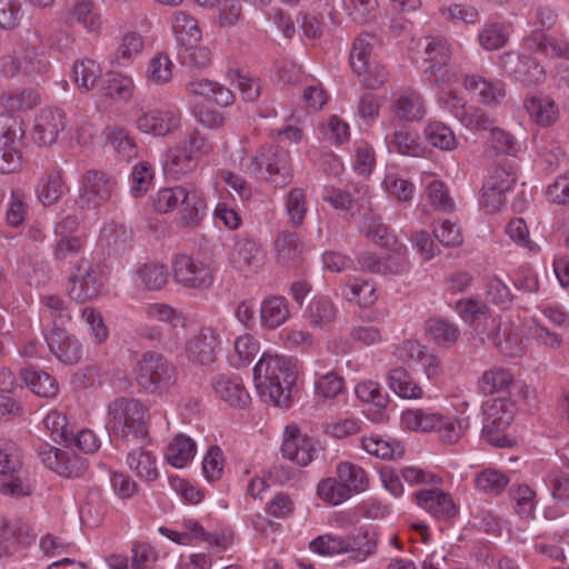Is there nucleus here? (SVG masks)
<instances>
[{
  "label": "nucleus",
  "mask_w": 569,
  "mask_h": 569,
  "mask_svg": "<svg viewBox=\"0 0 569 569\" xmlns=\"http://www.w3.org/2000/svg\"><path fill=\"white\" fill-rule=\"evenodd\" d=\"M143 315L150 321H158L169 326L168 333L163 338V343L167 348L181 343L182 336L188 330L189 321L181 311L167 303L152 302L143 307Z\"/></svg>",
  "instance_id": "13"
},
{
  "label": "nucleus",
  "mask_w": 569,
  "mask_h": 569,
  "mask_svg": "<svg viewBox=\"0 0 569 569\" xmlns=\"http://www.w3.org/2000/svg\"><path fill=\"white\" fill-rule=\"evenodd\" d=\"M337 307L328 297H315L305 311L307 322L313 328H323L337 317Z\"/></svg>",
  "instance_id": "48"
},
{
  "label": "nucleus",
  "mask_w": 569,
  "mask_h": 569,
  "mask_svg": "<svg viewBox=\"0 0 569 569\" xmlns=\"http://www.w3.org/2000/svg\"><path fill=\"white\" fill-rule=\"evenodd\" d=\"M177 54L182 64L192 68L202 69L210 66L212 61L211 50L207 46L200 44V42L178 48Z\"/></svg>",
  "instance_id": "64"
},
{
  "label": "nucleus",
  "mask_w": 569,
  "mask_h": 569,
  "mask_svg": "<svg viewBox=\"0 0 569 569\" xmlns=\"http://www.w3.org/2000/svg\"><path fill=\"white\" fill-rule=\"evenodd\" d=\"M167 266L160 262H146L137 266L133 272L136 286L146 290H161L168 282Z\"/></svg>",
  "instance_id": "40"
},
{
  "label": "nucleus",
  "mask_w": 569,
  "mask_h": 569,
  "mask_svg": "<svg viewBox=\"0 0 569 569\" xmlns=\"http://www.w3.org/2000/svg\"><path fill=\"white\" fill-rule=\"evenodd\" d=\"M260 350V342L250 333L239 336L233 343L230 363L236 368L247 367Z\"/></svg>",
  "instance_id": "54"
},
{
  "label": "nucleus",
  "mask_w": 569,
  "mask_h": 569,
  "mask_svg": "<svg viewBox=\"0 0 569 569\" xmlns=\"http://www.w3.org/2000/svg\"><path fill=\"white\" fill-rule=\"evenodd\" d=\"M439 419V411L422 408L406 409L401 412L400 426L408 431L426 433L436 429Z\"/></svg>",
  "instance_id": "43"
},
{
  "label": "nucleus",
  "mask_w": 569,
  "mask_h": 569,
  "mask_svg": "<svg viewBox=\"0 0 569 569\" xmlns=\"http://www.w3.org/2000/svg\"><path fill=\"white\" fill-rule=\"evenodd\" d=\"M216 396L228 406L236 409H246L251 397L246 389L242 379L237 375L221 373L212 380Z\"/></svg>",
  "instance_id": "20"
},
{
  "label": "nucleus",
  "mask_w": 569,
  "mask_h": 569,
  "mask_svg": "<svg viewBox=\"0 0 569 569\" xmlns=\"http://www.w3.org/2000/svg\"><path fill=\"white\" fill-rule=\"evenodd\" d=\"M340 296L348 302L360 307H370L377 301V292L373 283L366 279L343 281L339 287Z\"/></svg>",
  "instance_id": "42"
},
{
  "label": "nucleus",
  "mask_w": 569,
  "mask_h": 569,
  "mask_svg": "<svg viewBox=\"0 0 569 569\" xmlns=\"http://www.w3.org/2000/svg\"><path fill=\"white\" fill-rule=\"evenodd\" d=\"M511 27L503 21L488 20L478 30L477 40L486 51H496L507 46Z\"/></svg>",
  "instance_id": "35"
},
{
  "label": "nucleus",
  "mask_w": 569,
  "mask_h": 569,
  "mask_svg": "<svg viewBox=\"0 0 569 569\" xmlns=\"http://www.w3.org/2000/svg\"><path fill=\"white\" fill-rule=\"evenodd\" d=\"M291 318L290 303L283 296L270 295L260 302L259 319L264 330H276Z\"/></svg>",
  "instance_id": "23"
},
{
  "label": "nucleus",
  "mask_w": 569,
  "mask_h": 569,
  "mask_svg": "<svg viewBox=\"0 0 569 569\" xmlns=\"http://www.w3.org/2000/svg\"><path fill=\"white\" fill-rule=\"evenodd\" d=\"M104 291V279L101 272L87 259H80L70 272L67 292L80 303L98 299Z\"/></svg>",
  "instance_id": "9"
},
{
  "label": "nucleus",
  "mask_w": 569,
  "mask_h": 569,
  "mask_svg": "<svg viewBox=\"0 0 569 569\" xmlns=\"http://www.w3.org/2000/svg\"><path fill=\"white\" fill-rule=\"evenodd\" d=\"M117 181L109 173L90 169L79 179L78 201L82 207L98 208L116 193Z\"/></svg>",
  "instance_id": "11"
},
{
  "label": "nucleus",
  "mask_w": 569,
  "mask_h": 569,
  "mask_svg": "<svg viewBox=\"0 0 569 569\" xmlns=\"http://www.w3.org/2000/svg\"><path fill=\"white\" fill-rule=\"evenodd\" d=\"M523 107L529 118L539 127L552 126L560 117L559 104L549 94H530L525 99Z\"/></svg>",
  "instance_id": "24"
},
{
  "label": "nucleus",
  "mask_w": 569,
  "mask_h": 569,
  "mask_svg": "<svg viewBox=\"0 0 569 569\" xmlns=\"http://www.w3.org/2000/svg\"><path fill=\"white\" fill-rule=\"evenodd\" d=\"M465 89L480 103L499 104L506 97V84L497 79H488L481 74H468L463 79Z\"/></svg>",
  "instance_id": "22"
},
{
  "label": "nucleus",
  "mask_w": 569,
  "mask_h": 569,
  "mask_svg": "<svg viewBox=\"0 0 569 569\" xmlns=\"http://www.w3.org/2000/svg\"><path fill=\"white\" fill-rule=\"evenodd\" d=\"M22 72L27 76H41L48 72L50 61L47 54L31 44L23 43L20 52Z\"/></svg>",
  "instance_id": "59"
},
{
  "label": "nucleus",
  "mask_w": 569,
  "mask_h": 569,
  "mask_svg": "<svg viewBox=\"0 0 569 569\" xmlns=\"http://www.w3.org/2000/svg\"><path fill=\"white\" fill-rule=\"evenodd\" d=\"M197 453V446L193 439L179 433L167 446L164 451L166 461L177 469L187 467Z\"/></svg>",
  "instance_id": "41"
},
{
  "label": "nucleus",
  "mask_w": 569,
  "mask_h": 569,
  "mask_svg": "<svg viewBox=\"0 0 569 569\" xmlns=\"http://www.w3.org/2000/svg\"><path fill=\"white\" fill-rule=\"evenodd\" d=\"M377 46V37L370 33H362L353 41L350 51V66L356 73L362 74L370 69L376 61L373 51Z\"/></svg>",
  "instance_id": "37"
},
{
  "label": "nucleus",
  "mask_w": 569,
  "mask_h": 569,
  "mask_svg": "<svg viewBox=\"0 0 569 569\" xmlns=\"http://www.w3.org/2000/svg\"><path fill=\"white\" fill-rule=\"evenodd\" d=\"M26 124L21 117L11 112L0 113V146L22 149L26 140Z\"/></svg>",
  "instance_id": "46"
},
{
  "label": "nucleus",
  "mask_w": 569,
  "mask_h": 569,
  "mask_svg": "<svg viewBox=\"0 0 569 569\" xmlns=\"http://www.w3.org/2000/svg\"><path fill=\"white\" fill-rule=\"evenodd\" d=\"M515 403L508 398H493L482 405L481 437L496 447H510L513 439L508 430L515 416Z\"/></svg>",
  "instance_id": "5"
},
{
  "label": "nucleus",
  "mask_w": 569,
  "mask_h": 569,
  "mask_svg": "<svg viewBox=\"0 0 569 569\" xmlns=\"http://www.w3.org/2000/svg\"><path fill=\"white\" fill-rule=\"evenodd\" d=\"M426 335L438 346L450 348L458 340L460 330L457 325L448 320L433 318L426 322Z\"/></svg>",
  "instance_id": "51"
},
{
  "label": "nucleus",
  "mask_w": 569,
  "mask_h": 569,
  "mask_svg": "<svg viewBox=\"0 0 569 569\" xmlns=\"http://www.w3.org/2000/svg\"><path fill=\"white\" fill-rule=\"evenodd\" d=\"M417 503L437 518H451L457 513L452 498L441 490H423L416 495Z\"/></svg>",
  "instance_id": "34"
},
{
  "label": "nucleus",
  "mask_w": 569,
  "mask_h": 569,
  "mask_svg": "<svg viewBox=\"0 0 569 569\" xmlns=\"http://www.w3.org/2000/svg\"><path fill=\"white\" fill-rule=\"evenodd\" d=\"M138 446V448L129 450L126 459L127 466L141 481L154 482L160 476L157 456L146 446Z\"/></svg>",
  "instance_id": "26"
},
{
  "label": "nucleus",
  "mask_w": 569,
  "mask_h": 569,
  "mask_svg": "<svg viewBox=\"0 0 569 569\" xmlns=\"http://www.w3.org/2000/svg\"><path fill=\"white\" fill-rule=\"evenodd\" d=\"M213 150L212 142L198 130L189 131L173 148L167 150L162 159L166 176L180 180L194 171L200 159Z\"/></svg>",
  "instance_id": "4"
},
{
  "label": "nucleus",
  "mask_w": 569,
  "mask_h": 569,
  "mask_svg": "<svg viewBox=\"0 0 569 569\" xmlns=\"http://www.w3.org/2000/svg\"><path fill=\"white\" fill-rule=\"evenodd\" d=\"M469 427L470 421L468 417H448L440 412V419L435 430H437L442 442L453 445L462 438Z\"/></svg>",
  "instance_id": "53"
},
{
  "label": "nucleus",
  "mask_w": 569,
  "mask_h": 569,
  "mask_svg": "<svg viewBox=\"0 0 569 569\" xmlns=\"http://www.w3.org/2000/svg\"><path fill=\"white\" fill-rule=\"evenodd\" d=\"M21 377L26 386L39 397L53 398L59 392L56 378L42 370L24 369Z\"/></svg>",
  "instance_id": "49"
},
{
  "label": "nucleus",
  "mask_w": 569,
  "mask_h": 569,
  "mask_svg": "<svg viewBox=\"0 0 569 569\" xmlns=\"http://www.w3.org/2000/svg\"><path fill=\"white\" fill-rule=\"evenodd\" d=\"M343 555H347L349 561L360 563L375 555L379 539L375 530L360 527L343 536Z\"/></svg>",
  "instance_id": "21"
},
{
  "label": "nucleus",
  "mask_w": 569,
  "mask_h": 569,
  "mask_svg": "<svg viewBox=\"0 0 569 569\" xmlns=\"http://www.w3.org/2000/svg\"><path fill=\"white\" fill-rule=\"evenodd\" d=\"M154 212L166 214L178 210V222L186 228H196L207 217L208 204L203 192L183 184L159 188L151 197Z\"/></svg>",
  "instance_id": "3"
},
{
  "label": "nucleus",
  "mask_w": 569,
  "mask_h": 569,
  "mask_svg": "<svg viewBox=\"0 0 569 569\" xmlns=\"http://www.w3.org/2000/svg\"><path fill=\"white\" fill-rule=\"evenodd\" d=\"M38 457L48 469L66 478L78 477L87 469V462L82 457L48 443L38 448Z\"/></svg>",
  "instance_id": "15"
},
{
  "label": "nucleus",
  "mask_w": 569,
  "mask_h": 569,
  "mask_svg": "<svg viewBox=\"0 0 569 569\" xmlns=\"http://www.w3.org/2000/svg\"><path fill=\"white\" fill-rule=\"evenodd\" d=\"M154 167L148 161L137 162L130 173V193L133 198L143 197L153 184Z\"/></svg>",
  "instance_id": "57"
},
{
  "label": "nucleus",
  "mask_w": 569,
  "mask_h": 569,
  "mask_svg": "<svg viewBox=\"0 0 569 569\" xmlns=\"http://www.w3.org/2000/svg\"><path fill=\"white\" fill-rule=\"evenodd\" d=\"M181 126V112L173 109L150 108L141 112L136 120V128L146 134L167 137Z\"/></svg>",
  "instance_id": "14"
},
{
  "label": "nucleus",
  "mask_w": 569,
  "mask_h": 569,
  "mask_svg": "<svg viewBox=\"0 0 569 569\" xmlns=\"http://www.w3.org/2000/svg\"><path fill=\"white\" fill-rule=\"evenodd\" d=\"M274 253L281 264H290L300 253L298 236L295 232L282 231L274 239Z\"/></svg>",
  "instance_id": "61"
},
{
  "label": "nucleus",
  "mask_w": 569,
  "mask_h": 569,
  "mask_svg": "<svg viewBox=\"0 0 569 569\" xmlns=\"http://www.w3.org/2000/svg\"><path fill=\"white\" fill-rule=\"evenodd\" d=\"M425 137L433 147L445 151L453 150L458 144L451 128L437 120L427 123Z\"/></svg>",
  "instance_id": "60"
},
{
  "label": "nucleus",
  "mask_w": 569,
  "mask_h": 569,
  "mask_svg": "<svg viewBox=\"0 0 569 569\" xmlns=\"http://www.w3.org/2000/svg\"><path fill=\"white\" fill-rule=\"evenodd\" d=\"M336 475L352 497L369 488V478L366 470L350 461H341L336 466Z\"/></svg>",
  "instance_id": "44"
},
{
  "label": "nucleus",
  "mask_w": 569,
  "mask_h": 569,
  "mask_svg": "<svg viewBox=\"0 0 569 569\" xmlns=\"http://www.w3.org/2000/svg\"><path fill=\"white\" fill-rule=\"evenodd\" d=\"M496 330L488 333V339L509 356H517L521 352V339L518 328L515 323L499 320H492Z\"/></svg>",
  "instance_id": "36"
},
{
  "label": "nucleus",
  "mask_w": 569,
  "mask_h": 569,
  "mask_svg": "<svg viewBox=\"0 0 569 569\" xmlns=\"http://www.w3.org/2000/svg\"><path fill=\"white\" fill-rule=\"evenodd\" d=\"M40 103V96L32 89L3 91L0 94L2 108L11 111H28Z\"/></svg>",
  "instance_id": "52"
},
{
  "label": "nucleus",
  "mask_w": 569,
  "mask_h": 569,
  "mask_svg": "<svg viewBox=\"0 0 569 569\" xmlns=\"http://www.w3.org/2000/svg\"><path fill=\"white\" fill-rule=\"evenodd\" d=\"M248 171L277 188H283L292 178L290 154L279 147H263L251 160Z\"/></svg>",
  "instance_id": "6"
},
{
  "label": "nucleus",
  "mask_w": 569,
  "mask_h": 569,
  "mask_svg": "<svg viewBox=\"0 0 569 569\" xmlns=\"http://www.w3.org/2000/svg\"><path fill=\"white\" fill-rule=\"evenodd\" d=\"M143 50V38L136 31L122 34L116 49L109 56V62L113 67H129Z\"/></svg>",
  "instance_id": "33"
},
{
  "label": "nucleus",
  "mask_w": 569,
  "mask_h": 569,
  "mask_svg": "<svg viewBox=\"0 0 569 569\" xmlns=\"http://www.w3.org/2000/svg\"><path fill=\"white\" fill-rule=\"evenodd\" d=\"M50 352L64 365H76L82 358V345L78 338L63 328L44 333Z\"/></svg>",
  "instance_id": "19"
},
{
  "label": "nucleus",
  "mask_w": 569,
  "mask_h": 569,
  "mask_svg": "<svg viewBox=\"0 0 569 569\" xmlns=\"http://www.w3.org/2000/svg\"><path fill=\"white\" fill-rule=\"evenodd\" d=\"M159 533L181 546H191L203 542L206 529L196 519H184L174 528L159 527Z\"/></svg>",
  "instance_id": "38"
},
{
  "label": "nucleus",
  "mask_w": 569,
  "mask_h": 569,
  "mask_svg": "<svg viewBox=\"0 0 569 569\" xmlns=\"http://www.w3.org/2000/svg\"><path fill=\"white\" fill-rule=\"evenodd\" d=\"M369 187L367 184L348 186L345 189L326 186L322 190V199L336 210H350L360 199L368 197Z\"/></svg>",
  "instance_id": "30"
},
{
  "label": "nucleus",
  "mask_w": 569,
  "mask_h": 569,
  "mask_svg": "<svg viewBox=\"0 0 569 569\" xmlns=\"http://www.w3.org/2000/svg\"><path fill=\"white\" fill-rule=\"evenodd\" d=\"M137 381L149 393L168 390L176 382V369L157 352H146L137 363Z\"/></svg>",
  "instance_id": "8"
},
{
  "label": "nucleus",
  "mask_w": 569,
  "mask_h": 569,
  "mask_svg": "<svg viewBox=\"0 0 569 569\" xmlns=\"http://www.w3.org/2000/svg\"><path fill=\"white\" fill-rule=\"evenodd\" d=\"M298 379V361L293 357L266 351L253 367V381L259 397L274 407L288 408Z\"/></svg>",
  "instance_id": "1"
},
{
  "label": "nucleus",
  "mask_w": 569,
  "mask_h": 569,
  "mask_svg": "<svg viewBox=\"0 0 569 569\" xmlns=\"http://www.w3.org/2000/svg\"><path fill=\"white\" fill-rule=\"evenodd\" d=\"M317 130L322 140L335 144H343L350 139L349 123L336 114L319 122Z\"/></svg>",
  "instance_id": "56"
},
{
  "label": "nucleus",
  "mask_w": 569,
  "mask_h": 569,
  "mask_svg": "<svg viewBox=\"0 0 569 569\" xmlns=\"http://www.w3.org/2000/svg\"><path fill=\"white\" fill-rule=\"evenodd\" d=\"M282 456L300 467L308 466L316 457V442L300 429L290 425L283 432Z\"/></svg>",
  "instance_id": "16"
},
{
  "label": "nucleus",
  "mask_w": 569,
  "mask_h": 569,
  "mask_svg": "<svg viewBox=\"0 0 569 569\" xmlns=\"http://www.w3.org/2000/svg\"><path fill=\"white\" fill-rule=\"evenodd\" d=\"M136 84L132 77L108 72L101 81V93L114 102H128L133 96Z\"/></svg>",
  "instance_id": "39"
},
{
  "label": "nucleus",
  "mask_w": 569,
  "mask_h": 569,
  "mask_svg": "<svg viewBox=\"0 0 569 569\" xmlns=\"http://www.w3.org/2000/svg\"><path fill=\"white\" fill-rule=\"evenodd\" d=\"M317 497L331 506H339L351 498L338 477L322 479L317 485Z\"/></svg>",
  "instance_id": "62"
},
{
  "label": "nucleus",
  "mask_w": 569,
  "mask_h": 569,
  "mask_svg": "<svg viewBox=\"0 0 569 569\" xmlns=\"http://www.w3.org/2000/svg\"><path fill=\"white\" fill-rule=\"evenodd\" d=\"M101 76L99 63L90 58L74 61L71 70V79L77 88L83 92L93 89L98 78Z\"/></svg>",
  "instance_id": "50"
},
{
  "label": "nucleus",
  "mask_w": 569,
  "mask_h": 569,
  "mask_svg": "<svg viewBox=\"0 0 569 569\" xmlns=\"http://www.w3.org/2000/svg\"><path fill=\"white\" fill-rule=\"evenodd\" d=\"M361 448L370 456L379 459L401 458L405 449L396 440L387 439L379 435L363 436L361 438Z\"/></svg>",
  "instance_id": "47"
},
{
  "label": "nucleus",
  "mask_w": 569,
  "mask_h": 569,
  "mask_svg": "<svg viewBox=\"0 0 569 569\" xmlns=\"http://www.w3.org/2000/svg\"><path fill=\"white\" fill-rule=\"evenodd\" d=\"M67 124L66 114L57 108L41 109L34 117L31 138L38 146H52Z\"/></svg>",
  "instance_id": "17"
},
{
  "label": "nucleus",
  "mask_w": 569,
  "mask_h": 569,
  "mask_svg": "<svg viewBox=\"0 0 569 569\" xmlns=\"http://www.w3.org/2000/svg\"><path fill=\"white\" fill-rule=\"evenodd\" d=\"M9 476L0 483V493L10 498H23L33 492V485L29 476L20 469L18 472L8 473Z\"/></svg>",
  "instance_id": "63"
},
{
  "label": "nucleus",
  "mask_w": 569,
  "mask_h": 569,
  "mask_svg": "<svg viewBox=\"0 0 569 569\" xmlns=\"http://www.w3.org/2000/svg\"><path fill=\"white\" fill-rule=\"evenodd\" d=\"M174 63L167 52H157L148 61L144 78L148 83L163 87L173 79Z\"/></svg>",
  "instance_id": "45"
},
{
  "label": "nucleus",
  "mask_w": 569,
  "mask_h": 569,
  "mask_svg": "<svg viewBox=\"0 0 569 569\" xmlns=\"http://www.w3.org/2000/svg\"><path fill=\"white\" fill-rule=\"evenodd\" d=\"M187 91L220 107H228L234 101L233 92L230 89L206 78H196L189 81Z\"/></svg>",
  "instance_id": "28"
},
{
  "label": "nucleus",
  "mask_w": 569,
  "mask_h": 569,
  "mask_svg": "<svg viewBox=\"0 0 569 569\" xmlns=\"http://www.w3.org/2000/svg\"><path fill=\"white\" fill-rule=\"evenodd\" d=\"M390 109L401 121H420L427 114V108L421 94L413 89H400L392 92Z\"/></svg>",
  "instance_id": "18"
},
{
  "label": "nucleus",
  "mask_w": 569,
  "mask_h": 569,
  "mask_svg": "<svg viewBox=\"0 0 569 569\" xmlns=\"http://www.w3.org/2000/svg\"><path fill=\"white\" fill-rule=\"evenodd\" d=\"M171 29L177 41V49L202 40L198 20L186 11L179 10L172 13Z\"/></svg>",
  "instance_id": "31"
},
{
  "label": "nucleus",
  "mask_w": 569,
  "mask_h": 569,
  "mask_svg": "<svg viewBox=\"0 0 569 569\" xmlns=\"http://www.w3.org/2000/svg\"><path fill=\"white\" fill-rule=\"evenodd\" d=\"M227 266L244 278L260 272L266 262V252L257 240L236 238L227 252Z\"/></svg>",
  "instance_id": "10"
},
{
  "label": "nucleus",
  "mask_w": 569,
  "mask_h": 569,
  "mask_svg": "<svg viewBox=\"0 0 569 569\" xmlns=\"http://www.w3.org/2000/svg\"><path fill=\"white\" fill-rule=\"evenodd\" d=\"M521 48L527 51L541 52L550 58H569V40L562 37L547 36L542 31H533L525 37Z\"/></svg>",
  "instance_id": "25"
},
{
  "label": "nucleus",
  "mask_w": 569,
  "mask_h": 569,
  "mask_svg": "<svg viewBox=\"0 0 569 569\" xmlns=\"http://www.w3.org/2000/svg\"><path fill=\"white\" fill-rule=\"evenodd\" d=\"M40 320L43 332L63 328L71 320V312L62 298L53 295L41 299Z\"/></svg>",
  "instance_id": "27"
},
{
  "label": "nucleus",
  "mask_w": 569,
  "mask_h": 569,
  "mask_svg": "<svg viewBox=\"0 0 569 569\" xmlns=\"http://www.w3.org/2000/svg\"><path fill=\"white\" fill-rule=\"evenodd\" d=\"M150 421L149 409L137 399L120 397L107 407V428L127 445H150Z\"/></svg>",
  "instance_id": "2"
},
{
  "label": "nucleus",
  "mask_w": 569,
  "mask_h": 569,
  "mask_svg": "<svg viewBox=\"0 0 569 569\" xmlns=\"http://www.w3.org/2000/svg\"><path fill=\"white\" fill-rule=\"evenodd\" d=\"M389 389L401 399L419 400L425 396L423 388L405 368L398 367L387 373Z\"/></svg>",
  "instance_id": "29"
},
{
  "label": "nucleus",
  "mask_w": 569,
  "mask_h": 569,
  "mask_svg": "<svg viewBox=\"0 0 569 569\" xmlns=\"http://www.w3.org/2000/svg\"><path fill=\"white\" fill-rule=\"evenodd\" d=\"M63 193V182L60 172L44 174L38 182L36 194L43 206L54 204Z\"/></svg>",
  "instance_id": "55"
},
{
  "label": "nucleus",
  "mask_w": 569,
  "mask_h": 569,
  "mask_svg": "<svg viewBox=\"0 0 569 569\" xmlns=\"http://www.w3.org/2000/svg\"><path fill=\"white\" fill-rule=\"evenodd\" d=\"M180 345L169 346L170 350H183L187 358L199 365H210L214 361L221 339L212 327H202L194 330L191 321H188V330L182 336Z\"/></svg>",
  "instance_id": "7"
},
{
  "label": "nucleus",
  "mask_w": 569,
  "mask_h": 569,
  "mask_svg": "<svg viewBox=\"0 0 569 569\" xmlns=\"http://www.w3.org/2000/svg\"><path fill=\"white\" fill-rule=\"evenodd\" d=\"M174 281L188 289L203 290L214 280L210 266L187 254H178L171 262Z\"/></svg>",
  "instance_id": "12"
},
{
  "label": "nucleus",
  "mask_w": 569,
  "mask_h": 569,
  "mask_svg": "<svg viewBox=\"0 0 569 569\" xmlns=\"http://www.w3.org/2000/svg\"><path fill=\"white\" fill-rule=\"evenodd\" d=\"M423 49L425 72H435L449 64L451 59L450 43L441 37H426L421 43Z\"/></svg>",
  "instance_id": "32"
},
{
  "label": "nucleus",
  "mask_w": 569,
  "mask_h": 569,
  "mask_svg": "<svg viewBox=\"0 0 569 569\" xmlns=\"http://www.w3.org/2000/svg\"><path fill=\"white\" fill-rule=\"evenodd\" d=\"M71 21L78 22L90 33H99L102 28V17L94 10L91 1H78L71 11Z\"/></svg>",
  "instance_id": "58"
}]
</instances>
